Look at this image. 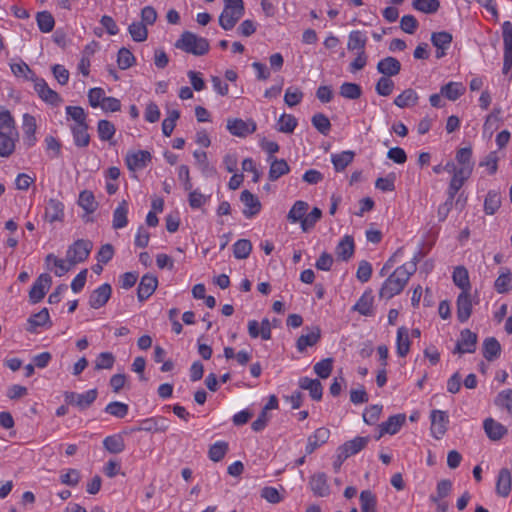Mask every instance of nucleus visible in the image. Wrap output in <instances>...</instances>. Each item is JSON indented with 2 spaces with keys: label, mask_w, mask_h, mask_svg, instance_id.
Returning <instances> with one entry per match:
<instances>
[{
  "label": "nucleus",
  "mask_w": 512,
  "mask_h": 512,
  "mask_svg": "<svg viewBox=\"0 0 512 512\" xmlns=\"http://www.w3.org/2000/svg\"><path fill=\"white\" fill-rule=\"evenodd\" d=\"M420 254L421 252L419 251L410 262L397 267L394 272L389 275L380 288V298L389 300L403 291L410 277L417 270Z\"/></svg>",
  "instance_id": "f257e3e1"
},
{
  "label": "nucleus",
  "mask_w": 512,
  "mask_h": 512,
  "mask_svg": "<svg viewBox=\"0 0 512 512\" xmlns=\"http://www.w3.org/2000/svg\"><path fill=\"white\" fill-rule=\"evenodd\" d=\"M175 47L195 56L205 55L210 49L209 42L206 38L199 37L190 31H185L181 34L180 38L175 43Z\"/></svg>",
  "instance_id": "f03ea898"
},
{
  "label": "nucleus",
  "mask_w": 512,
  "mask_h": 512,
  "mask_svg": "<svg viewBox=\"0 0 512 512\" xmlns=\"http://www.w3.org/2000/svg\"><path fill=\"white\" fill-rule=\"evenodd\" d=\"M92 248L93 243L90 240L78 239L68 247L66 261L70 266L82 263L88 258Z\"/></svg>",
  "instance_id": "7ed1b4c3"
},
{
  "label": "nucleus",
  "mask_w": 512,
  "mask_h": 512,
  "mask_svg": "<svg viewBox=\"0 0 512 512\" xmlns=\"http://www.w3.org/2000/svg\"><path fill=\"white\" fill-rule=\"evenodd\" d=\"M98 390L96 388L85 391L84 393H77L66 391L64 393V400L66 404L77 407L83 411L88 409L97 399Z\"/></svg>",
  "instance_id": "20e7f679"
},
{
  "label": "nucleus",
  "mask_w": 512,
  "mask_h": 512,
  "mask_svg": "<svg viewBox=\"0 0 512 512\" xmlns=\"http://www.w3.org/2000/svg\"><path fill=\"white\" fill-rule=\"evenodd\" d=\"M169 429V420L163 416L149 417L139 421V425L132 427L130 432L164 433Z\"/></svg>",
  "instance_id": "39448f33"
},
{
  "label": "nucleus",
  "mask_w": 512,
  "mask_h": 512,
  "mask_svg": "<svg viewBox=\"0 0 512 512\" xmlns=\"http://www.w3.org/2000/svg\"><path fill=\"white\" fill-rule=\"evenodd\" d=\"M33 83L35 92L45 103L58 107L63 102L62 97L48 86L45 79L38 77Z\"/></svg>",
  "instance_id": "423d86ee"
},
{
  "label": "nucleus",
  "mask_w": 512,
  "mask_h": 512,
  "mask_svg": "<svg viewBox=\"0 0 512 512\" xmlns=\"http://www.w3.org/2000/svg\"><path fill=\"white\" fill-rule=\"evenodd\" d=\"M502 37L504 43L503 74H508L512 69V23L504 21L502 24Z\"/></svg>",
  "instance_id": "0eeeda50"
},
{
  "label": "nucleus",
  "mask_w": 512,
  "mask_h": 512,
  "mask_svg": "<svg viewBox=\"0 0 512 512\" xmlns=\"http://www.w3.org/2000/svg\"><path fill=\"white\" fill-rule=\"evenodd\" d=\"M369 441V436H357L352 440L346 441L337 449L338 458L341 460H346L350 456L359 453L367 446Z\"/></svg>",
  "instance_id": "6e6552de"
},
{
  "label": "nucleus",
  "mask_w": 512,
  "mask_h": 512,
  "mask_svg": "<svg viewBox=\"0 0 512 512\" xmlns=\"http://www.w3.org/2000/svg\"><path fill=\"white\" fill-rule=\"evenodd\" d=\"M52 284V277L47 273H42L33 283L29 291V301L32 304L39 303L46 295Z\"/></svg>",
  "instance_id": "1a4fd4ad"
},
{
  "label": "nucleus",
  "mask_w": 512,
  "mask_h": 512,
  "mask_svg": "<svg viewBox=\"0 0 512 512\" xmlns=\"http://www.w3.org/2000/svg\"><path fill=\"white\" fill-rule=\"evenodd\" d=\"M257 129L256 122L252 119L244 121L240 118L228 119L227 130L234 136L245 138Z\"/></svg>",
  "instance_id": "9d476101"
},
{
  "label": "nucleus",
  "mask_w": 512,
  "mask_h": 512,
  "mask_svg": "<svg viewBox=\"0 0 512 512\" xmlns=\"http://www.w3.org/2000/svg\"><path fill=\"white\" fill-rule=\"evenodd\" d=\"M152 155L147 150H138L136 152H128L125 157V163L130 171H137L147 167L151 162Z\"/></svg>",
  "instance_id": "9b49d317"
},
{
  "label": "nucleus",
  "mask_w": 512,
  "mask_h": 512,
  "mask_svg": "<svg viewBox=\"0 0 512 512\" xmlns=\"http://www.w3.org/2000/svg\"><path fill=\"white\" fill-rule=\"evenodd\" d=\"M430 419L431 433L434 438L440 439L447 431L449 416L446 411L432 410Z\"/></svg>",
  "instance_id": "f8f14e48"
},
{
  "label": "nucleus",
  "mask_w": 512,
  "mask_h": 512,
  "mask_svg": "<svg viewBox=\"0 0 512 512\" xmlns=\"http://www.w3.org/2000/svg\"><path fill=\"white\" fill-rule=\"evenodd\" d=\"M477 334L470 329H464L460 333V339L457 341L453 353L464 354L473 353L476 350Z\"/></svg>",
  "instance_id": "ddd939ff"
},
{
  "label": "nucleus",
  "mask_w": 512,
  "mask_h": 512,
  "mask_svg": "<svg viewBox=\"0 0 512 512\" xmlns=\"http://www.w3.org/2000/svg\"><path fill=\"white\" fill-rule=\"evenodd\" d=\"M240 201L244 205L243 215L247 219H251L256 216L261 210V202L257 196L251 193L249 190H243L240 194Z\"/></svg>",
  "instance_id": "4468645a"
},
{
  "label": "nucleus",
  "mask_w": 512,
  "mask_h": 512,
  "mask_svg": "<svg viewBox=\"0 0 512 512\" xmlns=\"http://www.w3.org/2000/svg\"><path fill=\"white\" fill-rule=\"evenodd\" d=\"M112 287L109 283H104L93 290L89 296V306L93 309L103 307L110 299Z\"/></svg>",
  "instance_id": "2eb2a0df"
},
{
  "label": "nucleus",
  "mask_w": 512,
  "mask_h": 512,
  "mask_svg": "<svg viewBox=\"0 0 512 512\" xmlns=\"http://www.w3.org/2000/svg\"><path fill=\"white\" fill-rule=\"evenodd\" d=\"M406 421V415L403 413L390 416L385 422L379 425V435L376 439H380L384 434H396Z\"/></svg>",
  "instance_id": "dca6fc26"
},
{
  "label": "nucleus",
  "mask_w": 512,
  "mask_h": 512,
  "mask_svg": "<svg viewBox=\"0 0 512 512\" xmlns=\"http://www.w3.org/2000/svg\"><path fill=\"white\" fill-rule=\"evenodd\" d=\"M23 143L26 147L31 148L33 147L37 142L36 137V119L33 115H30L28 113H25L23 115Z\"/></svg>",
  "instance_id": "f3484780"
},
{
  "label": "nucleus",
  "mask_w": 512,
  "mask_h": 512,
  "mask_svg": "<svg viewBox=\"0 0 512 512\" xmlns=\"http://www.w3.org/2000/svg\"><path fill=\"white\" fill-rule=\"evenodd\" d=\"M158 279L152 274L142 276L137 288V298L140 302L146 301L156 290Z\"/></svg>",
  "instance_id": "a211bd4d"
},
{
  "label": "nucleus",
  "mask_w": 512,
  "mask_h": 512,
  "mask_svg": "<svg viewBox=\"0 0 512 512\" xmlns=\"http://www.w3.org/2000/svg\"><path fill=\"white\" fill-rule=\"evenodd\" d=\"M309 487L317 497H326L330 494L328 477L324 472L313 474L309 479Z\"/></svg>",
  "instance_id": "6ab92c4d"
},
{
  "label": "nucleus",
  "mask_w": 512,
  "mask_h": 512,
  "mask_svg": "<svg viewBox=\"0 0 512 512\" xmlns=\"http://www.w3.org/2000/svg\"><path fill=\"white\" fill-rule=\"evenodd\" d=\"M330 437V430L326 427H320L307 439L305 447L306 455L312 454L317 448L325 444Z\"/></svg>",
  "instance_id": "aec40b11"
},
{
  "label": "nucleus",
  "mask_w": 512,
  "mask_h": 512,
  "mask_svg": "<svg viewBox=\"0 0 512 512\" xmlns=\"http://www.w3.org/2000/svg\"><path fill=\"white\" fill-rule=\"evenodd\" d=\"M453 40L452 34L447 31L433 32L431 42L437 48L436 58L440 59L445 56L446 50L450 47Z\"/></svg>",
  "instance_id": "412c9836"
},
{
  "label": "nucleus",
  "mask_w": 512,
  "mask_h": 512,
  "mask_svg": "<svg viewBox=\"0 0 512 512\" xmlns=\"http://www.w3.org/2000/svg\"><path fill=\"white\" fill-rule=\"evenodd\" d=\"M52 326V322L47 308H42L39 312L32 314L27 320L26 330L30 333H36L39 327Z\"/></svg>",
  "instance_id": "4be33fe9"
},
{
  "label": "nucleus",
  "mask_w": 512,
  "mask_h": 512,
  "mask_svg": "<svg viewBox=\"0 0 512 512\" xmlns=\"http://www.w3.org/2000/svg\"><path fill=\"white\" fill-rule=\"evenodd\" d=\"M306 330L310 331L307 334H302L296 341V348L300 353L304 352L307 347L316 345L321 338V329L318 326L306 327Z\"/></svg>",
  "instance_id": "5701e85b"
},
{
  "label": "nucleus",
  "mask_w": 512,
  "mask_h": 512,
  "mask_svg": "<svg viewBox=\"0 0 512 512\" xmlns=\"http://www.w3.org/2000/svg\"><path fill=\"white\" fill-rule=\"evenodd\" d=\"M457 305V319L461 323H465L472 313V301L469 292H461L456 301Z\"/></svg>",
  "instance_id": "b1692460"
},
{
  "label": "nucleus",
  "mask_w": 512,
  "mask_h": 512,
  "mask_svg": "<svg viewBox=\"0 0 512 512\" xmlns=\"http://www.w3.org/2000/svg\"><path fill=\"white\" fill-rule=\"evenodd\" d=\"M374 295L371 289L364 291L361 297L352 307L353 311H357L363 316H372L374 314L373 309Z\"/></svg>",
  "instance_id": "393cba45"
},
{
  "label": "nucleus",
  "mask_w": 512,
  "mask_h": 512,
  "mask_svg": "<svg viewBox=\"0 0 512 512\" xmlns=\"http://www.w3.org/2000/svg\"><path fill=\"white\" fill-rule=\"evenodd\" d=\"M64 204L58 200L51 198L45 207V219L50 222H61L64 220Z\"/></svg>",
  "instance_id": "a878e982"
},
{
  "label": "nucleus",
  "mask_w": 512,
  "mask_h": 512,
  "mask_svg": "<svg viewBox=\"0 0 512 512\" xmlns=\"http://www.w3.org/2000/svg\"><path fill=\"white\" fill-rule=\"evenodd\" d=\"M377 71L383 76L393 77L400 73L401 63L392 56H387L377 63Z\"/></svg>",
  "instance_id": "bb28decb"
},
{
  "label": "nucleus",
  "mask_w": 512,
  "mask_h": 512,
  "mask_svg": "<svg viewBox=\"0 0 512 512\" xmlns=\"http://www.w3.org/2000/svg\"><path fill=\"white\" fill-rule=\"evenodd\" d=\"M512 487V476L508 468H501L499 470L496 480V493L501 497H508Z\"/></svg>",
  "instance_id": "cd10ccee"
},
{
  "label": "nucleus",
  "mask_w": 512,
  "mask_h": 512,
  "mask_svg": "<svg viewBox=\"0 0 512 512\" xmlns=\"http://www.w3.org/2000/svg\"><path fill=\"white\" fill-rule=\"evenodd\" d=\"M267 161L270 162V168L268 172V178L270 181H276L280 177L290 172V166L285 159L268 157Z\"/></svg>",
  "instance_id": "c85d7f7f"
},
{
  "label": "nucleus",
  "mask_w": 512,
  "mask_h": 512,
  "mask_svg": "<svg viewBox=\"0 0 512 512\" xmlns=\"http://www.w3.org/2000/svg\"><path fill=\"white\" fill-rule=\"evenodd\" d=\"M483 428L487 437L492 441L502 439L507 433V428L493 418H486L483 422Z\"/></svg>",
  "instance_id": "c756f323"
},
{
  "label": "nucleus",
  "mask_w": 512,
  "mask_h": 512,
  "mask_svg": "<svg viewBox=\"0 0 512 512\" xmlns=\"http://www.w3.org/2000/svg\"><path fill=\"white\" fill-rule=\"evenodd\" d=\"M299 387L301 389L308 390L309 395L313 400L319 401L322 399L323 387L318 379H311L306 376L301 377L299 379Z\"/></svg>",
  "instance_id": "7c9ffc66"
},
{
  "label": "nucleus",
  "mask_w": 512,
  "mask_h": 512,
  "mask_svg": "<svg viewBox=\"0 0 512 512\" xmlns=\"http://www.w3.org/2000/svg\"><path fill=\"white\" fill-rule=\"evenodd\" d=\"M354 239L350 235H345L338 243L335 254L339 260L348 261L354 254Z\"/></svg>",
  "instance_id": "2f4dec72"
},
{
  "label": "nucleus",
  "mask_w": 512,
  "mask_h": 512,
  "mask_svg": "<svg viewBox=\"0 0 512 512\" xmlns=\"http://www.w3.org/2000/svg\"><path fill=\"white\" fill-rule=\"evenodd\" d=\"M89 125H71L70 130L73 136L74 145L78 148H85L90 143Z\"/></svg>",
  "instance_id": "473e14b6"
},
{
  "label": "nucleus",
  "mask_w": 512,
  "mask_h": 512,
  "mask_svg": "<svg viewBox=\"0 0 512 512\" xmlns=\"http://www.w3.org/2000/svg\"><path fill=\"white\" fill-rule=\"evenodd\" d=\"M367 43V36L365 32L360 30H353L349 33L347 49L349 51L362 52L365 51Z\"/></svg>",
  "instance_id": "72a5a7b5"
},
{
  "label": "nucleus",
  "mask_w": 512,
  "mask_h": 512,
  "mask_svg": "<svg viewBox=\"0 0 512 512\" xmlns=\"http://www.w3.org/2000/svg\"><path fill=\"white\" fill-rule=\"evenodd\" d=\"M440 90L441 95L450 101H456L466 92L463 83L453 81L443 85Z\"/></svg>",
  "instance_id": "f704fd0d"
},
{
  "label": "nucleus",
  "mask_w": 512,
  "mask_h": 512,
  "mask_svg": "<svg viewBox=\"0 0 512 512\" xmlns=\"http://www.w3.org/2000/svg\"><path fill=\"white\" fill-rule=\"evenodd\" d=\"M128 203L122 200L113 211L112 226L114 229H122L128 224Z\"/></svg>",
  "instance_id": "c9c22d12"
},
{
  "label": "nucleus",
  "mask_w": 512,
  "mask_h": 512,
  "mask_svg": "<svg viewBox=\"0 0 512 512\" xmlns=\"http://www.w3.org/2000/svg\"><path fill=\"white\" fill-rule=\"evenodd\" d=\"M501 354V345L495 337H488L483 342V357L487 361H494Z\"/></svg>",
  "instance_id": "e433bc0d"
},
{
  "label": "nucleus",
  "mask_w": 512,
  "mask_h": 512,
  "mask_svg": "<svg viewBox=\"0 0 512 512\" xmlns=\"http://www.w3.org/2000/svg\"><path fill=\"white\" fill-rule=\"evenodd\" d=\"M454 284L459 287L462 292H469L471 285L469 281L468 270L464 266H457L452 273Z\"/></svg>",
  "instance_id": "4c0bfd02"
},
{
  "label": "nucleus",
  "mask_w": 512,
  "mask_h": 512,
  "mask_svg": "<svg viewBox=\"0 0 512 512\" xmlns=\"http://www.w3.org/2000/svg\"><path fill=\"white\" fill-rule=\"evenodd\" d=\"M309 205L307 202L298 200L296 201L291 209L288 212L287 220L290 223H298L302 225V220L304 219L307 211H308Z\"/></svg>",
  "instance_id": "58836bf2"
},
{
  "label": "nucleus",
  "mask_w": 512,
  "mask_h": 512,
  "mask_svg": "<svg viewBox=\"0 0 512 512\" xmlns=\"http://www.w3.org/2000/svg\"><path fill=\"white\" fill-rule=\"evenodd\" d=\"M104 448L112 454H119L125 450V442L122 434H114L104 438Z\"/></svg>",
  "instance_id": "ea45409f"
},
{
  "label": "nucleus",
  "mask_w": 512,
  "mask_h": 512,
  "mask_svg": "<svg viewBox=\"0 0 512 512\" xmlns=\"http://www.w3.org/2000/svg\"><path fill=\"white\" fill-rule=\"evenodd\" d=\"M410 340L408 329L404 326L399 327L397 330L396 348L397 354L400 357H405L410 350Z\"/></svg>",
  "instance_id": "a19ab883"
},
{
  "label": "nucleus",
  "mask_w": 512,
  "mask_h": 512,
  "mask_svg": "<svg viewBox=\"0 0 512 512\" xmlns=\"http://www.w3.org/2000/svg\"><path fill=\"white\" fill-rule=\"evenodd\" d=\"M355 153L351 150L342 151L338 154L331 155V162L336 172L343 171L350 163H352Z\"/></svg>",
  "instance_id": "79ce46f5"
},
{
  "label": "nucleus",
  "mask_w": 512,
  "mask_h": 512,
  "mask_svg": "<svg viewBox=\"0 0 512 512\" xmlns=\"http://www.w3.org/2000/svg\"><path fill=\"white\" fill-rule=\"evenodd\" d=\"M243 17V14H238L234 10L223 9L219 16V25L222 29L229 31L235 27L237 22Z\"/></svg>",
  "instance_id": "37998d69"
},
{
  "label": "nucleus",
  "mask_w": 512,
  "mask_h": 512,
  "mask_svg": "<svg viewBox=\"0 0 512 512\" xmlns=\"http://www.w3.org/2000/svg\"><path fill=\"white\" fill-rule=\"evenodd\" d=\"M419 96L412 88L405 89L394 99V104L399 108L414 106L418 103Z\"/></svg>",
  "instance_id": "c03bdc74"
},
{
  "label": "nucleus",
  "mask_w": 512,
  "mask_h": 512,
  "mask_svg": "<svg viewBox=\"0 0 512 512\" xmlns=\"http://www.w3.org/2000/svg\"><path fill=\"white\" fill-rule=\"evenodd\" d=\"M501 206V195L496 190H489L484 200V212L486 215H494Z\"/></svg>",
  "instance_id": "a18cd8bd"
},
{
  "label": "nucleus",
  "mask_w": 512,
  "mask_h": 512,
  "mask_svg": "<svg viewBox=\"0 0 512 512\" xmlns=\"http://www.w3.org/2000/svg\"><path fill=\"white\" fill-rule=\"evenodd\" d=\"M78 205L87 213L92 214L98 208V203L92 191L83 190L79 194Z\"/></svg>",
  "instance_id": "49530a36"
},
{
  "label": "nucleus",
  "mask_w": 512,
  "mask_h": 512,
  "mask_svg": "<svg viewBox=\"0 0 512 512\" xmlns=\"http://www.w3.org/2000/svg\"><path fill=\"white\" fill-rule=\"evenodd\" d=\"M15 133L0 132V156L9 157L15 150Z\"/></svg>",
  "instance_id": "de8ad7c7"
},
{
  "label": "nucleus",
  "mask_w": 512,
  "mask_h": 512,
  "mask_svg": "<svg viewBox=\"0 0 512 512\" xmlns=\"http://www.w3.org/2000/svg\"><path fill=\"white\" fill-rule=\"evenodd\" d=\"M495 290L500 294L508 293L512 289V273L508 269H503L494 283Z\"/></svg>",
  "instance_id": "09e8293b"
},
{
  "label": "nucleus",
  "mask_w": 512,
  "mask_h": 512,
  "mask_svg": "<svg viewBox=\"0 0 512 512\" xmlns=\"http://www.w3.org/2000/svg\"><path fill=\"white\" fill-rule=\"evenodd\" d=\"M228 450V442L223 440L217 441L209 447L208 457L213 462H219L225 457Z\"/></svg>",
  "instance_id": "8fccbe9b"
},
{
  "label": "nucleus",
  "mask_w": 512,
  "mask_h": 512,
  "mask_svg": "<svg viewBox=\"0 0 512 512\" xmlns=\"http://www.w3.org/2000/svg\"><path fill=\"white\" fill-rule=\"evenodd\" d=\"M362 512H377V498L370 490H363L359 496Z\"/></svg>",
  "instance_id": "3c124183"
},
{
  "label": "nucleus",
  "mask_w": 512,
  "mask_h": 512,
  "mask_svg": "<svg viewBox=\"0 0 512 512\" xmlns=\"http://www.w3.org/2000/svg\"><path fill=\"white\" fill-rule=\"evenodd\" d=\"M36 22L42 33H49L54 29L55 19L49 11H40L36 14Z\"/></svg>",
  "instance_id": "603ef678"
},
{
  "label": "nucleus",
  "mask_w": 512,
  "mask_h": 512,
  "mask_svg": "<svg viewBox=\"0 0 512 512\" xmlns=\"http://www.w3.org/2000/svg\"><path fill=\"white\" fill-rule=\"evenodd\" d=\"M97 133L101 141H110L116 133V127L111 121L101 119L97 123Z\"/></svg>",
  "instance_id": "864d4df0"
},
{
  "label": "nucleus",
  "mask_w": 512,
  "mask_h": 512,
  "mask_svg": "<svg viewBox=\"0 0 512 512\" xmlns=\"http://www.w3.org/2000/svg\"><path fill=\"white\" fill-rule=\"evenodd\" d=\"M11 71L16 77H23L31 82H34L38 78L35 72L23 61L12 64Z\"/></svg>",
  "instance_id": "5fc2aeb1"
},
{
  "label": "nucleus",
  "mask_w": 512,
  "mask_h": 512,
  "mask_svg": "<svg viewBox=\"0 0 512 512\" xmlns=\"http://www.w3.org/2000/svg\"><path fill=\"white\" fill-rule=\"evenodd\" d=\"M252 251V243L248 239H239L233 244V255L236 259H246Z\"/></svg>",
  "instance_id": "6e6d98bb"
},
{
  "label": "nucleus",
  "mask_w": 512,
  "mask_h": 512,
  "mask_svg": "<svg viewBox=\"0 0 512 512\" xmlns=\"http://www.w3.org/2000/svg\"><path fill=\"white\" fill-rule=\"evenodd\" d=\"M339 94L346 99L356 100L361 97L362 88L359 84L344 82L340 86Z\"/></svg>",
  "instance_id": "4d7b16f0"
},
{
  "label": "nucleus",
  "mask_w": 512,
  "mask_h": 512,
  "mask_svg": "<svg viewBox=\"0 0 512 512\" xmlns=\"http://www.w3.org/2000/svg\"><path fill=\"white\" fill-rule=\"evenodd\" d=\"M298 121L292 114L283 113L277 123V130L282 133H293Z\"/></svg>",
  "instance_id": "13d9d810"
},
{
  "label": "nucleus",
  "mask_w": 512,
  "mask_h": 512,
  "mask_svg": "<svg viewBox=\"0 0 512 512\" xmlns=\"http://www.w3.org/2000/svg\"><path fill=\"white\" fill-rule=\"evenodd\" d=\"M494 404L512 415V389L500 391L494 399Z\"/></svg>",
  "instance_id": "bf43d9fd"
},
{
  "label": "nucleus",
  "mask_w": 512,
  "mask_h": 512,
  "mask_svg": "<svg viewBox=\"0 0 512 512\" xmlns=\"http://www.w3.org/2000/svg\"><path fill=\"white\" fill-rule=\"evenodd\" d=\"M313 127L322 135H328L331 130L329 118L323 113H316L311 119Z\"/></svg>",
  "instance_id": "052dcab7"
},
{
  "label": "nucleus",
  "mask_w": 512,
  "mask_h": 512,
  "mask_svg": "<svg viewBox=\"0 0 512 512\" xmlns=\"http://www.w3.org/2000/svg\"><path fill=\"white\" fill-rule=\"evenodd\" d=\"M136 62V58L133 53L126 47L119 49L117 54V64L121 70H126L133 66Z\"/></svg>",
  "instance_id": "680f3d73"
},
{
  "label": "nucleus",
  "mask_w": 512,
  "mask_h": 512,
  "mask_svg": "<svg viewBox=\"0 0 512 512\" xmlns=\"http://www.w3.org/2000/svg\"><path fill=\"white\" fill-rule=\"evenodd\" d=\"M45 149L50 159L58 158L61 155L62 144L52 135H48L44 139Z\"/></svg>",
  "instance_id": "e2e57ef3"
},
{
  "label": "nucleus",
  "mask_w": 512,
  "mask_h": 512,
  "mask_svg": "<svg viewBox=\"0 0 512 512\" xmlns=\"http://www.w3.org/2000/svg\"><path fill=\"white\" fill-rule=\"evenodd\" d=\"M412 6L420 12L434 14L439 10L440 2L438 0H414Z\"/></svg>",
  "instance_id": "0e129e2a"
},
{
  "label": "nucleus",
  "mask_w": 512,
  "mask_h": 512,
  "mask_svg": "<svg viewBox=\"0 0 512 512\" xmlns=\"http://www.w3.org/2000/svg\"><path fill=\"white\" fill-rule=\"evenodd\" d=\"M68 118L75 123L73 125H84L87 123V114L81 106H66L65 108Z\"/></svg>",
  "instance_id": "69168bd1"
},
{
  "label": "nucleus",
  "mask_w": 512,
  "mask_h": 512,
  "mask_svg": "<svg viewBox=\"0 0 512 512\" xmlns=\"http://www.w3.org/2000/svg\"><path fill=\"white\" fill-rule=\"evenodd\" d=\"M104 411L116 418L123 419L129 411V406L123 402L112 401L105 407Z\"/></svg>",
  "instance_id": "338daca9"
},
{
  "label": "nucleus",
  "mask_w": 512,
  "mask_h": 512,
  "mask_svg": "<svg viewBox=\"0 0 512 512\" xmlns=\"http://www.w3.org/2000/svg\"><path fill=\"white\" fill-rule=\"evenodd\" d=\"M128 31L135 42H143L148 37V30L145 24L141 22H133L129 25Z\"/></svg>",
  "instance_id": "774afa93"
}]
</instances>
